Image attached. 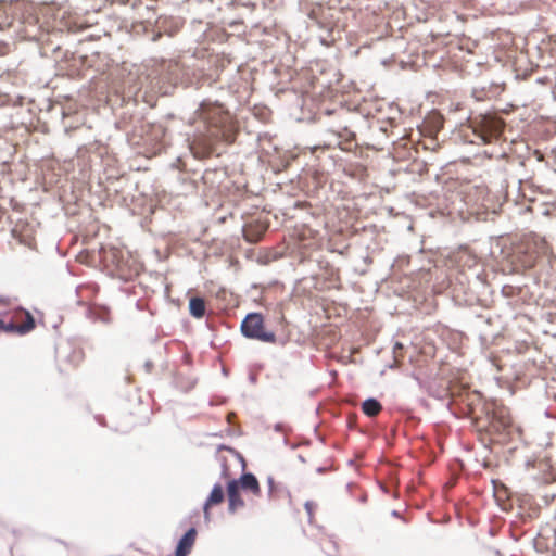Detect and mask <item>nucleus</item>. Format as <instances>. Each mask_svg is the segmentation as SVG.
Returning <instances> with one entry per match:
<instances>
[{
  "instance_id": "obj_7",
  "label": "nucleus",
  "mask_w": 556,
  "mask_h": 556,
  "mask_svg": "<svg viewBox=\"0 0 556 556\" xmlns=\"http://www.w3.org/2000/svg\"><path fill=\"white\" fill-rule=\"evenodd\" d=\"M444 118L439 112H431L424 121L421 132L428 137H435L443 128Z\"/></svg>"
},
{
  "instance_id": "obj_5",
  "label": "nucleus",
  "mask_w": 556,
  "mask_h": 556,
  "mask_svg": "<svg viewBox=\"0 0 556 556\" xmlns=\"http://www.w3.org/2000/svg\"><path fill=\"white\" fill-rule=\"evenodd\" d=\"M10 323L13 326L14 333L26 334L33 331L36 327L33 315L24 308H15L11 313Z\"/></svg>"
},
{
  "instance_id": "obj_4",
  "label": "nucleus",
  "mask_w": 556,
  "mask_h": 556,
  "mask_svg": "<svg viewBox=\"0 0 556 556\" xmlns=\"http://www.w3.org/2000/svg\"><path fill=\"white\" fill-rule=\"evenodd\" d=\"M241 331L249 339L267 343L276 342V334L265 329L263 316L258 313L247 315L241 324Z\"/></svg>"
},
{
  "instance_id": "obj_13",
  "label": "nucleus",
  "mask_w": 556,
  "mask_h": 556,
  "mask_svg": "<svg viewBox=\"0 0 556 556\" xmlns=\"http://www.w3.org/2000/svg\"><path fill=\"white\" fill-rule=\"evenodd\" d=\"M362 410L368 417H376L382 410V405L376 399H367L362 404Z\"/></svg>"
},
{
  "instance_id": "obj_6",
  "label": "nucleus",
  "mask_w": 556,
  "mask_h": 556,
  "mask_svg": "<svg viewBox=\"0 0 556 556\" xmlns=\"http://www.w3.org/2000/svg\"><path fill=\"white\" fill-rule=\"evenodd\" d=\"M0 80L2 84H4L2 87H0V104H9L13 102V97L8 86L5 85L9 84L13 87L20 86L23 84V78L16 72H5L0 75Z\"/></svg>"
},
{
  "instance_id": "obj_14",
  "label": "nucleus",
  "mask_w": 556,
  "mask_h": 556,
  "mask_svg": "<svg viewBox=\"0 0 556 556\" xmlns=\"http://www.w3.org/2000/svg\"><path fill=\"white\" fill-rule=\"evenodd\" d=\"M190 314L195 318H202L205 315V302L202 298H191L189 301Z\"/></svg>"
},
{
  "instance_id": "obj_10",
  "label": "nucleus",
  "mask_w": 556,
  "mask_h": 556,
  "mask_svg": "<svg viewBox=\"0 0 556 556\" xmlns=\"http://www.w3.org/2000/svg\"><path fill=\"white\" fill-rule=\"evenodd\" d=\"M224 498H225V494H224L223 486L220 484L214 485V488L212 489L211 494L208 495V497L204 504V507H203L204 518L207 521L211 519V516H210L211 507L222 504L224 502Z\"/></svg>"
},
{
  "instance_id": "obj_9",
  "label": "nucleus",
  "mask_w": 556,
  "mask_h": 556,
  "mask_svg": "<svg viewBox=\"0 0 556 556\" xmlns=\"http://www.w3.org/2000/svg\"><path fill=\"white\" fill-rule=\"evenodd\" d=\"M227 495H228V509L230 513H236L238 509L244 506V501L241 497L239 482L237 480H231L227 485Z\"/></svg>"
},
{
  "instance_id": "obj_12",
  "label": "nucleus",
  "mask_w": 556,
  "mask_h": 556,
  "mask_svg": "<svg viewBox=\"0 0 556 556\" xmlns=\"http://www.w3.org/2000/svg\"><path fill=\"white\" fill-rule=\"evenodd\" d=\"M237 481L239 482V489L250 491L256 496L261 494L260 483L254 475L244 473Z\"/></svg>"
},
{
  "instance_id": "obj_11",
  "label": "nucleus",
  "mask_w": 556,
  "mask_h": 556,
  "mask_svg": "<svg viewBox=\"0 0 556 556\" xmlns=\"http://www.w3.org/2000/svg\"><path fill=\"white\" fill-rule=\"evenodd\" d=\"M197 538V530L194 528L189 529L186 534L179 540L175 556H188L191 552Z\"/></svg>"
},
{
  "instance_id": "obj_20",
  "label": "nucleus",
  "mask_w": 556,
  "mask_h": 556,
  "mask_svg": "<svg viewBox=\"0 0 556 556\" xmlns=\"http://www.w3.org/2000/svg\"><path fill=\"white\" fill-rule=\"evenodd\" d=\"M422 3H425L429 8H437L439 4L438 0H420Z\"/></svg>"
},
{
  "instance_id": "obj_8",
  "label": "nucleus",
  "mask_w": 556,
  "mask_h": 556,
  "mask_svg": "<svg viewBox=\"0 0 556 556\" xmlns=\"http://www.w3.org/2000/svg\"><path fill=\"white\" fill-rule=\"evenodd\" d=\"M268 225L261 220H254L247 224L243 227V237L251 243L258 242L265 232L267 231Z\"/></svg>"
},
{
  "instance_id": "obj_18",
  "label": "nucleus",
  "mask_w": 556,
  "mask_h": 556,
  "mask_svg": "<svg viewBox=\"0 0 556 556\" xmlns=\"http://www.w3.org/2000/svg\"><path fill=\"white\" fill-rule=\"evenodd\" d=\"M402 350H403V344L400 343V342H396L395 345H394V349H393L394 359H395L396 363H400L399 358L403 357Z\"/></svg>"
},
{
  "instance_id": "obj_15",
  "label": "nucleus",
  "mask_w": 556,
  "mask_h": 556,
  "mask_svg": "<svg viewBox=\"0 0 556 556\" xmlns=\"http://www.w3.org/2000/svg\"><path fill=\"white\" fill-rule=\"evenodd\" d=\"M267 484H268V496L270 498H278L286 491V488L280 482H277L275 480V478L271 476H269L267 478Z\"/></svg>"
},
{
  "instance_id": "obj_3",
  "label": "nucleus",
  "mask_w": 556,
  "mask_h": 556,
  "mask_svg": "<svg viewBox=\"0 0 556 556\" xmlns=\"http://www.w3.org/2000/svg\"><path fill=\"white\" fill-rule=\"evenodd\" d=\"M472 128L484 143H490L502 135L504 122L494 115H480L472 121Z\"/></svg>"
},
{
  "instance_id": "obj_19",
  "label": "nucleus",
  "mask_w": 556,
  "mask_h": 556,
  "mask_svg": "<svg viewBox=\"0 0 556 556\" xmlns=\"http://www.w3.org/2000/svg\"><path fill=\"white\" fill-rule=\"evenodd\" d=\"M344 135L343 134H338L339 137H345L346 140H353L355 138V135L348 130V128H344Z\"/></svg>"
},
{
  "instance_id": "obj_16",
  "label": "nucleus",
  "mask_w": 556,
  "mask_h": 556,
  "mask_svg": "<svg viewBox=\"0 0 556 556\" xmlns=\"http://www.w3.org/2000/svg\"><path fill=\"white\" fill-rule=\"evenodd\" d=\"M304 507H305V510L309 517V521L312 522L313 521V518H314V513L315 510L317 509V504L313 501H307L305 504H304Z\"/></svg>"
},
{
  "instance_id": "obj_1",
  "label": "nucleus",
  "mask_w": 556,
  "mask_h": 556,
  "mask_svg": "<svg viewBox=\"0 0 556 556\" xmlns=\"http://www.w3.org/2000/svg\"><path fill=\"white\" fill-rule=\"evenodd\" d=\"M198 118L204 124L205 131L195 134L190 140L189 148L194 157H210L219 141L232 143L237 126L230 113L222 104L202 102L197 110Z\"/></svg>"
},
{
  "instance_id": "obj_17",
  "label": "nucleus",
  "mask_w": 556,
  "mask_h": 556,
  "mask_svg": "<svg viewBox=\"0 0 556 556\" xmlns=\"http://www.w3.org/2000/svg\"><path fill=\"white\" fill-rule=\"evenodd\" d=\"M0 332L13 333L14 330L12 324L10 321L5 323L4 320L0 319Z\"/></svg>"
},
{
  "instance_id": "obj_2",
  "label": "nucleus",
  "mask_w": 556,
  "mask_h": 556,
  "mask_svg": "<svg viewBox=\"0 0 556 556\" xmlns=\"http://www.w3.org/2000/svg\"><path fill=\"white\" fill-rule=\"evenodd\" d=\"M473 425L478 432L489 435L492 442H505L514 431L509 412L505 407H494L485 416H475Z\"/></svg>"
}]
</instances>
